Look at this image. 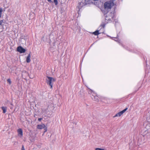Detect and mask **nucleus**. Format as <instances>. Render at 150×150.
<instances>
[{"label":"nucleus","mask_w":150,"mask_h":150,"mask_svg":"<svg viewBox=\"0 0 150 150\" xmlns=\"http://www.w3.org/2000/svg\"><path fill=\"white\" fill-rule=\"evenodd\" d=\"M115 4V3L113 1H110L105 2L104 4L105 10H110Z\"/></svg>","instance_id":"obj_1"},{"label":"nucleus","mask_w":150,"mask_h":150,"mask_svg":"<svg viewBox=\"0 0 150 150\" xmlns=\"http://www.w3.org/2000/svg\"><path fill=\"white\" fill-rule=\"evenodd\" d=\"M8 104H10L11 105L13 106V104L11 102H10V101L7 100H5V104L6 105H8Z\"/></svg>","instance_id":"obj_11"},{"label":"nucleus","mask_w":150,"mask_h":150,"mask_svg":"<svg viewBox=\"0 0 150 150\" xmlns=\"http://www.w3.org/2000/svg\"><path fill=\"white\" fill-rule=\"evenodd\" d=\"M17 51L20 53H24L26 50L21 46L18 47L17 48Z\"/></svg>","instance_id":"obj_4"},{"label":"nucleus","mask_w":150,"mask_h":150,"mask_svg":"<svg viewBox=\"0 0 150 150\" xmlns=\"http://www.w3.org/2000/svg\"><path fill=\"white\" fill-rule=\"evenodd\" d=\"M93 33L96 35H98L100 33H99V30H96L95 32H93Z\"/></svg>","instance_id":"obj_16"},{"label":"nucleus","mask_w":150,"mask_h":150,"mask_svg":"<svg viewBox=\"0 0 150 150\" xmlns=\"http://www.w3.org/2000/svg\"><path fill=\"white\" fill-rule=\"evenodd\" d=\"M30 57H31V55H30V53L29 54H28V56H27V57L26 58V62L27 63H29L30 62Z\"/></svg>","instance_id":"obj_8"},{"label":"nucleus","mask_w":150,"mask_h":150,"mask_svg":"<svg viewBox=\"0 0 150 150\" xmlns=\"http://www.w3.org/2000/svg\"><path fill=\"white\" fill-rule=\"evenodd\" d=\"M21 150H25V149H24V146L23 145L22 146Z\"/></svg>","instance_id":"obj_21"},{"label":"nucleus","mask_w":150,"mask_h":150,"mask_svg":"<svg viewBox=\"0 0 150 150\" xmlns=\"http://www.w3.org/2000/svg\"><path fill=\"white\" fill-rule=\"evenodd\" d=\"M54 2V3L55 5H57L58 4V1L57 0H53ZM47 1L50 2H52L51 0H47Z\"/></svg>","instance_id":"obj_15"},{"label":"nucleus","mask_w":150,"mask_h":150,"mask_svg":"<svg viewBox=\"0 0 150 150\" xmlns=\"http://www.w3.org/2000/svg\"><path fill=\"white\" fill-rule=\"evenodd\" d=\"M2 12V9L1 8L0 9V16L1 15V13Z\"/></svg>","instance_id":"obj_22"},{"label":"nucleus","mask_w":150,"mask_h":150,"mask_svg":"<svg viewBox=\"0 0 150 150\" xmlns=\"http://www.w3.org/2000/svg\"><path fill=\"white\" fill-rule=\"evenodd\" d=\"M56 81V79L51 77L47 76L46 79V82L47 84L50 86V88L52 89V88L53 83Z\"/></svg>","instance_id":"obj_2"},{"label":"nucleus","mask_w":150,"mask_h":150,"mask_svg":"<svg viewBox=\"0 0 150 150\" xmlns=\"http://www.w3.org/2000/svg\"><path fill=\"white\" fill-rule=\"evenodd\" d=\"M7 107L2 106L1 107V109L3 110V113H5L6 112L7 109Z\"/></svg>","instance_id":"obj_9"},{"label":"nucleus","mask_w":150,"mask_h":150,"mask_svg":"<svg viewBox=\"0 0 150 150\" xmlns=\"http://www.w3.org/2000/svg\"><path fill=\"white\" fill-rule=\"evenodd\" d=\"M3 22V20H1L0 21V32H2L6 27L5 25L2 24Z\"/></svg>","instance_id":"obj_3"},{"label":"nucleus","mask_w":150,"mask_h":150,"mask_svg":"<svg viewBox=\"0 0 150 150\" xmlns=\"http://www.w3.org/2000/svg\"><path fill=\"white\" fill-rule=\"evenodd\" d=\"M42 118H39L38 119V120L39 121H40L42 120Z\"/></svg>","instance_id":"obj_23"},{"label":"nucleus","mask_w":150,"mask_h":150,"mask_svg":"<svg viewBox=\"0 0 150 150\" xmlns=\"http://www.w3.org/2000/svg\"><path fill=\"white\" fill-rule=\"evenodd\" d=\"M88 92L89 94H93V95H96V94L95 93L94 91H93L92 90L90 89L89 88H88Z\"/></svg>","instance_id":"obj_10"},{"label":"nucleus","mask_w":150,"mask_h":150,"mask_svg":"<svg viewBox=\"0 0 150 150\" xmlns=\"http://www.w3.org/2000/svg\"><path fill=\"white\" fill-rule=\"evenodd\" d=\"M28 75V74L26 71H22V77H23L24 76H25Z\"/></svg>","instance_id":"obj_13"},{"label":"nucleus","mask_w":150,"mask_h":150,"mask_svg":"<svg viewBox=\"0 0 150 150\" xmlns=\"http://www.w3.org/2000/svg\"><path fill=\"white\" fill-rule=\"evenodd\" d=\"M105 24L104 23H103V24H101L100 25V27H101V28H104L105 27Z\"/></svg>","instance_id":"obj_17"},{"label":"nucleus","mask_w":150,"mask_h":150,"mask_svg":"<svg viewBox=\"0 0 150 150\" xmlns=\"http://www.w3.org/2000/svg\"><path fill=\"white\" fill-rule=\"evenodd\" d=\"M18 135L19 136L21 137L23 135V132L22 130L21 129H18Z\"/></svg>","instance_id":"obj_6"},{"label":"nucleus","mask_w":150,"mask_h":150,"mask_svg":"<svg viewBox=\"0 0 150 150\" xmlns=\"http://www.w3.org/2000/svg\"><path fill=\"white\" fill-rule=\"evenodd\" d=\"M123 113L122 112V111L116 114L114 116V117H120L121 116Z\"/></svg>","instance_id":"obj_12"},{"label":"nucleus","mask_w":150,"mask_h":150,"mask_svg":"<svg viewBox=\"0 0 150 150\" xmlns=\"http://www.w3.org/2000/svg\"><path fill=\"white\" fill-rule=\"evenodd\" d=\"M96 95H92L94 97V100L96 101H98L99 100L98 97V96Z\"/></svg>","instance_id":"obj_14"},{"label":"nucleus","mask_w":150,"mask_h":150,"mask_svg":"<svg viewBox=\"0 0 150 150\" xmlns=\"http://www.w3.org/2000/svg\"><path fill=\"white\" fill-rule=\"evenodd\" d=\"M127 109V108H126L124 110H122V112L123 113L124 112H125V111Z\"/></svg>","instance_id":"obj_19"},{"label":"nucleus","mask_w":150,"mask_h":150,"mask_svg":"<svg viewBox=\"0 0 150 150\" xmlns=\"http://www.w3.org/2000/svg\"><path fill=\"white\" fill-rule=\"evenodd\" d=\"M7 81L10 84L11 83V81L10 79H8L7 80Z\"/></svg>","instance_id":"obj_20"},{"label":"nucleus","mask_w":150,"mask_h":150,"mask_svg":"<svg viewBox=\"0 0 150 150\" xmlns=\"http://www.w3.org/2000/svg\"><path fill=\"white\" fill-rule=\"evenodd\" d=\"M45 125L43 124L40 125H38L37 126V128L38 129H42L45 128Z\"/></svg>","instance_id":"obj_7"},{"label":"nucleus","mask_w":150,"mask_h":150,"mask_svg":"<svg viewBox=\"0 0 150 150\" xmlns=\"http://www.w3.org/2000/svg\"><path fill=\"white\" fill-rule=\"evenodd\" d=\"M95 150H105L104 149L97 148L95 149Z\"/></svg>","instance_id":"obj_18"},{"label":"nucleus","mask_w":150,"mask_h":150,"mask_svg":"<svg viewBox=\"0 0 150 150\" xmlns=\"http://www.w3.org/2000/svg\"><path fill=\"white\" fill-rule=\"evenodd\" d=\"M104 16L105 17V19L106 20H107L108 21H111V19L113 18L114 15H111L110 16V15H106L105 14Z\"/></svg>","instance_id":"obj_5"},{"label":"nucleus","mask_w":150,"mask_h":150,"mask_svg":"<svg viewBox=\"0 0 150 150\" xmlns=\"http://www.w3.org/2000/svg\"><path fill=\"white\" fill-rule=\"evenodd\" d=\"M13 108V107H10V108L11 109H12Z\"/></svg>","instance_id":"obj_24"}]
</instances>
